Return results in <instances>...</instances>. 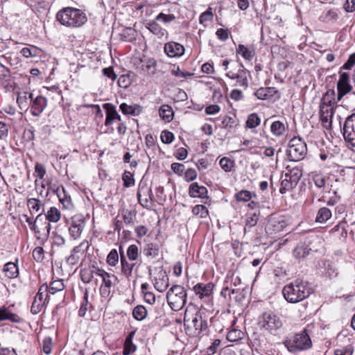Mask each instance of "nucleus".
Returning <instances> with one entry per match:
<instances>
[{
    "label": "nucleus",
    "mask_w": 355,
    "mask_h": 355,
    "mask_svg": "<svg viewBox=\"0 0 355 355\" xmlns=\"http://www.w3.org/2000/svg\"><path fill=\"white\" fill-rule=\"evenodd\" d=\"M57 21L68 28H80L87 21L86 14L80 9L65 7L56 14Z\"/></svg>",
    "instance_id": "f257e3e1"
},
{
    "label": "nucleus",
    "mask_w": 355,
    "mask_h": 355,
    "mask_svg": "<svg viewBox=\"0 0 355 355\" xmlns=\"http://www.w3.org/2000/svg\"><path fill=\"white\" fill-rule=\"evenodd\" d=\"M308 282L296 279L286 285L282 290L285 300L290 303H297L307 298L311 293Z\"/></svg>",
    "instance_id": "f03ea898"
},
{
    "label": "nucleus",
    "mask_w": 355,
    "mask_h": 355,
    "mask_svg": "<svg viewBox=\"0 0 355 355\" xmlns=\"http://www.w3.org/2000/svg\"><path fill=\"white\" fill-rule=\"evenodd\" d=\"M284 345L292 353L307 350L311 348L312 342L306 329L287 338Z\"/></svg>",
    "instance_id": "7ed1b4c3"
},
{
    "label": "nucleus",
    "mask_w": 355,
    "mask_h": 355,
    "mask_svg": "<svg viewBox=\"0 0 355 355\" xmlns=\"http://www.w3.org/2000/svg\"><path fill=\"white\" fill-rule=\"evenodd\" d=\"M258 324L261 329L267 331L272 335L279 334L283 327V322L280 318L270 311L263 313L259 317Z\"/></svg>",
    "instance_id": "20e7f679"
},
{
    "label": "nucleus",
    "mask_w": 355,
    "mask_h": 355,
    "mask_svg": "<svg viewBox=\"0 0 355 355\" xmlns=\"http://www.w3.org/2000/svg\"><path fill=\"white\" fill-rule=\"evenodd\" d=\"M187 295L184 288L180 285H173L167 292L166 300L172 310H181L187 302Z\"/></svg>",
    "instance_id": "39448f33"
},
{
    "label": "nucleus",
    "mask_w": 355,
    "mask_h": 355,
    "mask_svg": "<svg viewBox=\"0 0 355 355\" xmlns=\"http://www.w3.org/2000/svg\"><path fill=\"white\" fill-rule=\"evenodd\" d=\"M306 153V144L300 137H295L289 141L286 155L290 161H300L304 159Z\"/></svg>",
    "instance_id": "423d86ee"
},
{
    "label": "nucleus",
    "mask_w": 355,
    "mask_h": 355,
    "mask_svg": "<svg viewBox=\"0 0 355 355\" xmlns=\"http://www.w3.org/2000/svg\"><path fill=\"white\" fill-rule=\"evenodd\" d=\"M47 290L48 285L46 284H43L40 287L31 307V312L33 314H37L45 306L49 298Z\"/></svg>",
    "instance_id": "0eeeda50"
},
{
    "label": "nucleus",
    "mask_w": 355,
    "mask_h": 355,
    "mask_svg": "<svg viewBox=\"0 0 355 355\" xmlns=\"http://www.w3.org/2000/svg\"><path fill=\"white\" fill-rule=\"evenodd\" d=\"M339 80L337 83V101H340L342 98L352 89L350 84V76L347 72L339 70Z\"/></svg>",
    "instance_id": "6e6552de"
},
{
    "label": "nucleus",
    "mask_w": 355,
    "mask_h": 355,
    "mask_svg": "<svg viewBox=\"0 0 355 355\" xmlns=\"http://www.w3.org/2000/svg\"><path fill=\"white\" fill-rule=\"evenodd\" d=\"M342 131L345 141L355 147V113L347 117Z\"/></svg>",
    "instance_id": "1a4fd4ad"
},
{
    "label": "nucleus",
    "mask_w": 355,
    "mask_h": 355,
    "mask_svg": "<svg viewBox=\"0 0 355 355\" xmlns=\"http://www.w3.org/2000/svg\"><path fill=\"white\" fill-rule=\"evenodd\" d=\"M191 325L195 329L194 334L198 336L205 331L208 327L205 313L200 310L196 311L191 315Z\"/></svg>",
    "instance_id": "9d476101"
},
{
    "label": "nucleus",
    "mask_w": 355,
    "mask_h": 355,
    "mask_svg": "<svg viewBox=\"0 0 355 355\" xmlns=\"http://www.w3.org/2000/svg\"><path fill=\"white\" fill-rule=\"evenodd\" d=\"M85 226V220L82 215H76L71 218V223L69 228V234L73 239H78Z\"/></svg>",
    "instance_id": "9b49d317"
},
{
    "label": "nucleus",
    "mask_w": 355,
    "mask_h": 355,
    "mask_svg": "<svg viewBox=\"0 0 355 355\" xmlns=\"http://www.w3.org/2000/svg\"><path fill=\"white\" fill-rule=\"evenodd\" d=\"M37 225V239L46 240L50 234L51 229L50 223L46 220V217L43 213L38 214L36 217Z\"/></svg>",
    "instance_id": "f8f14e48"
},
{
    "label": "nucleus",
    "mask_w": 355,
    "mask_h": 355,
    "mask_svg": "<svg viewBox=\"0 0 355 355\" xmlns=\"http://www.w3.org/2000/svg\"><path fill=\"white\" fill-rule=\"evenodd\" d=\"M207 189L204 186H200L197 182L191 183L189 188V195L191 198H202L204 204H209V198L207 196Z\"/></svg>",
    "instance_id": "ddd939ff"
},
{
    "label": "nucleus",
    "mask_w": 355,
    "mask_h": 355,
    "mask_svg": "<svg viewBox=\"0 0 355 355\" xmlns=\"http://www.w3.org/2000/svg\"><path fill=\"white\" fill-rule=\"evenodd\" d=\"M47 105V100L42 96H37L33 97L29 106L31 114L35 116H39L46 108Z\"/></svg>",
    "instance_id": "4468645a"
},
{
    "label": "nucleus",
    "mask_w": 355,
    "mask_h": 355,
    "mask_svg": "<svg viewBox=\"0 0 355 355\" xmlns=\"http://www.w3.org/2000/svg\"><path fill=\"white\" fill-rule=\"evenodd\" d=\"M286 225L282 217L271 216L266 225V230L269 234H273L283 231Z\"/></svg>",
    "instance_id": "2eb2a0df"
},
{
    "label": "nucleus",
    "mask_w": 355,
    "mask_h": 355,
    "mask_svg": "<svg viewBox=\"0 0 355 355\" xmlns=\"http://www.w3.org/2000/svg\"><path fill=\"white\" fill-rule=\"evenodd\" d=\"M165 53L170 58H179L184 53L183 45L175 42H168L164 44Z\"/></svg>",
    "instance_id": "dca6fc26"
},
{
    "label": "nucleus",
    "mask_w": 355,
    "mask_h": 355,
    "mask_svg": "<svg viewBox=\"0 0 355 355\" xmlns=\"http://www.w3.org/2000/svg\"><path fill=\"white\" fill-rule=\"evenodd\" d=\"M214 287V285L212 283H198L194 286L193 291L202 299L204 297H209L212 294Z\"/></svg>",
    "instance_id": "f3484780"
},
{
    "label": "nucleus",
    "mask_w": 355,
    "mask_h": 355,
    "mask_svg": "<svg viewBox=\"0 0 355 355\" xmlns=\"http://www.w3.org/2000/svg\"><path fill=\"white\" fill-rule=\"evenodd\" d=\"M311 248L304 242H300L293 250V255L296 259L306 258L311 252Z\"/></svg>",
    "instance_id": "a211bd4d"
},
{
    "label": "nucleus",
    "mask_w": 355,
    "mask_h": 355,
    "mask_svg": "<svg viewBox=\"0 0 355 355\" xmlns=\"http://www.w3.org/2000/svg\"><path fill=\"white\" fill-rule=\"evenodd\" d=\"M278 94V91L275 87H260L254 93V95L260 100H268L275 96Z\"/></svg>",
    "instance_id": "6ab92c4d"
},
{
    "label": "nucleus",
    "mask_w": 355,
    "mask_h": 355,
    "mask_svg": "<svg viewBox=\"0 0 355 355\" xmlns=\"http://www.w3.org/2000/svg\"><path fill=\"white\" fill-rule=\"evenodd\" d=\"M85 247L86 250L89 248V243L87 241H83L79 245H77L73 248L71 252V254L67 258L66 262L70 266H75L78 263L80 257L77 254L81 250L82 248Z\"/></svg>",
    "instance_id": "aec40b11"
},
{
    "label": "nucleus",
    "mask_w": 355,
    "mask_h": 355,
    "mask_svg": "<svg viewBox=\"0 0 355 355\" xmlns=\"http://www.w3.org/2000/svg\"><path fill=\"white\" fill-rule=\"evenodd\" d=\"M155 288L159 292H164L168 286V277L165 272L160 271L157 274V277L153 280Z\"/></svg>",
    "instance_id": "412c9836"
},
{
    "label": "nucleus",
    "mask_w": 355,
    "mask_h": 355,
    "mask_svg": "<svg viewBox=\"0 0 355 355\" xmlns=\"http://www.w3.org/2000/svg\"><path fill=\"white\" fill-rule=\"evenodd\" d=\"M103 107L105 110L106 114L105 125L110 126L116 119V116H117V110L114 105L109 103H104Z\"/></svg>",
    "instance_id": "4be33fe9"
},
{
    "label": "nucleus",
    "mask_w": 355,
    "mask_h": 355,
    "mask_svg": "<svg viewBox=\"0 0 355 355\" xmlns=\"http://www.w3.org/2000/svg\"><path fill=\"white\" fill-rule=\"evenodd\" d=\"M136 330L130 331L125 339L123 349V355H130L137 350V346L132 342Z\"/></svg>",
    "instance_id": "5701e85b"
},
{
    "label": "nucleus",
    "mask_w": 355,
    "mask_h": 355,
    "mask_svg": "<svg viewBox=\"0 0 355 355\" xmlns=\"http://www.w3.org/2000/svg\"><path fill=\"white\" fill-rule=\"evenodd\" d=\"M339 18V12L338 9H330L324 11L320 16L319 19L326 24H334Z\"/></svg>",
    "instance_id": "b1692460"
},
{
    "label": "nucleus",
    "mask_w": 355,
    "mask_h": 355,
    "mask_svg": "<svg viewBox=\"0 0 355 355\" xmlns=\"http://www.w3.org/2000/svg\"><path fill=\"white\" fill-rule=\"evenodd\" d=\"M123 222L128 226L134 225L137 219V211L135 209H123L121 211Z\"/></svg>",
    "instance_id": "393cba45"
},
{
    "label": "nucleus",
    "mask_w": 355,
    "mask_h": 355,
    "mask_svg": "<svg viewBox=\"0 0 355 355\" xmlns=\"http://www.w3.org/2000/svg\"><path fill=\"white\" fill-rule=\"evenodd\" d=\"M120 110L123 114L138 116L142 111V107L138 105H128L125 103H121L119 106Z\"/></svg>",
    "instance_id": "a878e982"
},
{
    "label": "nucleus",
    "mask_w": 355,
    "mask_h": 355,
    "mask_svg": "<svg viewBox=\"0 0 355 355\" xmlns=\"http://www.w3.org/2000/svg\"><path fill=\"white\" fill-rule=\"evenodd\" d=\"M141 70L149 76H153L156 72L157 61L154 58H148L144 61L141 60Z\"/></svg>",
    "instance_id": "bb28decb"
},
{
    "label": "nucleus",
    "mask_w": 355,
    "mask_h": 355,
    "mask_svg": "<svg viewBox=\"0 0 355 355\" xmlns=\"http://www.w3.org/2000/svg\"><path fill=\"white\" fill-rule=\"evenodd\" d=\"M338 102L336 100V92L334 89H328L322 96L320 105L334 107V105Z\"/></svg>",
    "instance_id": "cd10ccee"
},
{
    "label": "nucleus",
    "mask_w": 355,
    "mask_h": 355,
    "mask_svg": "<svg viewBox=\"0 0 355 355\" xmlns=\"http://www.w3.org/2000/svg\"><path fill=\"white\" fill-rule=\"evenodd\" d=\"M287 173L285 174L286 178H290L291 180L295 183H298L299 180L302 176V169L300 166H293L291 168L290 166L286 167Z\"/></svg>",
    "instance_id": "c85d7f7f"
},
{
    "label": "nucleus",
    "mask_w": 355,
    "mask_h": 355,
    "mask_svg": "<svg viewBox=\"0 0 355 355\" xmlns=\"http://www.w3.org/2000/svg\"><path fill=\"white\" fill-rule=\"evenodd\" d=\"M3 272L5 275L10 279L16 278L19 275V268L17 265L13 262H8L3 266Z\"/></svg>",
    "instance_id": "c756f323"
},
{
    "label": "nucleus",
    "mask_w": 355,
    "mask_h": 355,
    "mask_svg": "<svg viewBox=\"0 0 355 355\" xmlns=\"http://www.w3.org/2000/svg\"><path fill=\"white\" fill-rule=\"evenodd\" d=\"M248 71L245 69H240L235 76V80H236L235 86L246 88L248 85Z\"/></svg>",
    "instance_id": "7c9ffc66"
},
{
    "label": "nucleus",
    "mask_w": 355,
    "mask_h": 355,
    "mask_svg": "<svg viewBox=\"0 0 355 355\" xmlns=\"http://www.w3.org/2000/svg\"><path fill=\"white\" fill-rule=\"evenodd\" d=\"M159 247L153 243H146L143 249V253L146 257L155 258L159 254Z\"/></svg>",
    "instance_id": "2f4dec72"
},
{
    "label": "nucleus",
    "mask_w": 355,
    "mask_h": 355,
    "mask_svg": "<svg viewBox=\"0 0 355 355\" xmlns=\"http://www.w3.org/2000/svg\"><path fill=\"white\" fill-rule=\"evenodd\" d=\"M96 275L102 278L103 283L101 286L112 288V279H111V277L116 278V277L114 275H111L100 268H96Z\"/></svg>",
    "instance_id": "473e14b6"
},
{
    "label": "nucleus",
    "mask_w": 355,
    "mask_h": 355,
    "mask_svg": "<svg viewBox=\"0 0 355 355\" xmlns=\"http://www.w3.org/2000/svg\"><path fill=\"white\" fill-rule=\"evenodd\" d=\"M157 21L153 20L147 24L146 27L154 35L159 37H163L166 33V30L162 28L157 22Z\"/></svg>",
    "instance_id": "72a5a7b5"
},
{
    "label": "nucleus",
    "mask_w": 355,
    "mask_h": 355,
    "mask_svg": "<svg viewBox=\"0 0 355 355\" xmlns=\"http://www.w3.org/2000/svg\"><path fill=\"white\" fill-rule=\"evenodd\" d=\"M92 268L94 269H95V270H94L91 268H85L81 269L80 271V279L85 284L90 283L94 277V273L96 274V268H98L95 267L94 266Z\"/></svg>",
    "instance_id": "f704fd0d"
},
{
    "label": "nucleus",
    "mask_w": 355,
    "mask_h": 355,
    "mask_svg": "<svg viewBox=\"0 0 355 355\" xmlns=\"http://www.w3.org/2000/svg\"><path fill=\"white\" fill-rule=\"evenodd\" d=\"M58 196L60 203L64 209H71L73 207L71 196L66 193L64 187H62V192Z\"/></svg>",
    "instance_id": "c9c22d12"
},
{
    "label": "nucleus",
    "mask_w": 355,
    "mask_h": 355,
    "mask_svg": "<svg viewBox=\"0 0 355 355\" xmlns=\"http://www.w3.org/2000/svg\"><path fill=\"white\" fill-rule=\"evenodd\" d=\"M148 315L146 308L143 305H137L132 310L133 318L138 321L144 320Z\"/></svg>",
    "instance_id": "e433bc0d"
},
{
    "label": "nucleus",
    "mask_w": 355,
    "mask_h": 355,
    "mask_svg": "<svg viewBox=\"0 0 355 355\" xmlns=\"http://www.w3.org/2000/svg\"><path fill=\"white\" fill-rule=\"evenodd\" d=\"M354 347L352 343H349L344 345H339L334 350V355H352L354 353Z\"/></svg>",
    "instance_id": "4c0bfd02"
},
{
    "label": "nucleus",
    "mask_w": 355,
    "mask_h": 355,
    "mask_svg": "<svg viewBox=\"0 0 355 355\" xmlns=\"http://www.w3.org/2000/svg\"><path fill=\"white\" fill-rule=\"evenodd\" d=\"M33 97V94L29 92H24L20 94H19L17 102L19 104L21 108L26 107L29 106V103L28 101H31Z\"/></svg>",
    "instance_id": "58836bf2"
},
{
    "label": "nucleus",
    "mask_w": 355,
    "mask_h": 355,
    "mask_svg": "<svg viewBox=\"0 0 355 355\" xmlns=\"http://www.w3.org/2000/svg\"><path fill=\"white\" fill-rule=\"evenodd\" d=\"M159 116L166 121H171L173 119V111L171 106L163 105L159 110Z\"/></svg>",
    "instance_id": "ea45409f"
},
{
    "label": "nucleus",
    "mask_w": 355,
    "mask_h": 355,
    "mask_svg": "<svg viewBox=\"0 0 355 355\" xmlns=\"http://www.w3.org/2000/svg\"><path fill=\"white\" fill-rule=\"evenodd\" d=\"M331 217V211L327 207L320 208L317 214L315 221L317 223H325Z\"/></svg>",
    "instance_id": "a19ab883"
},
{
    "label": "nucleus",
    "mask_w": 355,
    "mask_h": 355,
    "mask_svg": "<svg viewBox=\"0 0 355 355\" xmlns=\"http://www.w3.org/2000/svg\"><path fill=\"white\" fill-rule=\"evenodd\" d=\"M121 272L126 277H130L132 275L133 268L135 266V263H129L125 257L122 256V259L121 260Z\"/></svg>",
    "instance_id": "79ce46f5"
},
{
    "label": "nucleus",
    "mask_w": 355,
    "mask_h": 355,
    "mask_svg": "<svg viewBox=\"0 0 355 355\" xmlns=\"http://www.w3.org/2000/svg\"><path fill=\"white\" fill-rule=\"evenodd\" d=\"M245 334L240 329H232L227 334V339L230 342H237L243 338Z\"/></svg>",
    "instance_id": "37998d69"
},
{
    "label": "nucleus",
    "mask_w": 355,
    "mask_h": 355,
    "mask_svg": "<svg viewBox=\"0 0 355 355\" xmlns=\"http://www.w3.org/2000/svg\"><path fill=\"white\" fill-rule=\"evenodd\" d=\"M44 216L46 217V220L49 223H56L60 219L61 214L60 211L56 207H51Z\"/></svg>",
    "instance_id": "c03bdc74"
},
{
    "label": "nucleus",
    "mask_w": 355,
    "mask_h": 355,
    "mask_svg": "<svg viewBox=\"0 0 355 355\" xmlns=\"http://www.w3.org/2000/svg\"><path fill=\"white\" fill-rule=\"evenodd\" d=\"M236 53L241 54V56L247 60H251L255 54L253 50L249 49L243 44L239 45Z\"/></svg>",
    "instance_id": "a18cd8bd"
},
{
    "label": "nucleus",
    "mask_w": 355,
    "mask_h": 355,
    "mask_svg": "<svg viewBox=\"0 0 355 355\" xmlns=\"http://www.w3.org/2000/svg\"><path fill=\"white\" fill-rule=\"evenodd\" d=\"M64 288V284L63 283V281L62 279H57L53 281L50 284V286H48L47 293L53 295L58 291H62Z\"/></svg>",
    "instance_id": "49530a36"
},
{
    "label": "nucleus",
    "mask_w": 355,
    "mask_h": 355,
    "mask_svg": "<svg viewBox=\"0 0 355 355\" xmlns=\"http://www.w3.org/2000/svg\"><path fill=\"white\" fill-rule=\"evenodd\" d=\"M270 130L275 136L280 137L285 131V125L282 122L276 121L271 124Z\"/></svg>",
    "instance_id": "de8ad7c7"
},
{
    "label": "nucleus",
    "mask_w": 355,
    "mask_h": 355,
    "mask_svg": "<svg viewBox=\"0 0 355 355\" xmlns=\"http://www.w3.org/2000/svg\"><path fill=\"white\" fill-rule=\"evenodd\" d=\"M20 53L26 58H33L38 55L40 49L35 46H29L21 49Z\"/></svg>",
    "instance_id": "09e8293b"
},
{
    "label": "nucleus",
    "mask_w": 355,
    "mask_h": 355,
    "mask_svg": "<svg viewBox=\"0 0 355 355\" xmlns=\"http://www.w3.org/2000/svg\"><path fill=\"white\" fill-rule=\"evenodd\" d=\"M297 183L290 179V178H286L282 180L281 187L279 191L281 193H285L286 191L293 189L297 186Z\"/></svg>",
    "instance_id": "8fccbe9b"
},
{
    "label": "nucleus",
    "mask_w": 355,
    "mask_h": 355,
    "mask_svg": "<svg viewBox=\"0 0 355 355\" xmlns=\"http://www.w3.org/2000/svg\"><path fill=\"white\" fill-rule=\"evenodd\" d=\"M261 123V119L258 116L257 113H252L249 114L245 123V126L248 128H254L257 127Z\"/></svg>",
    "instance_id": "3c124183"
},
{
    "label": "nucleus",
    "mask_w": 355,
    "mask_h": 355,
    "mask_svg": "<svg viewBox=\"0 0 355 355\" xmlns=\"http://www.w3.org/2000/svg\"><path fill=\"white\" fill-rule=\"evenodd\" d=\"M192 214L194 216H200V218H205L208 216L209 211L205 205H197L193 207Z\"/></svg>",
    "instance_id": "603ef678"
},
{
    "label": "nucleus",
    "mask_w": 355,
    "mask_h": 355,
    "mask_svg": "<svg viewBox=\"0 0 355 355\" xmlns=\"http://www.w3.org/2000/svg\"><path fill=\"white\" fill-rule=\"evenodd\" d=\"M89 298V293L86 290L84 293V297L83 302L81 303L80 309L78 311V315L80 317H84L86 314L87 311L89 309V307L90 306L88 301Z\"/></svg>",
    "instance_id": "864d4df0"
},
{
    "label": "nucleus",
    "mask_w": 355,
    "mask_h": 355,
    "mask_svg": "<svg viewBox=\"0 0 355 355\" xmlns=\"http://www.w3.org/2000/svg\"><path fill=\"white\" fill-rule=\"evenodd\" d=\"M122 180L123 182V186L126 188L131 187L135 184L133 174L128 171H125L122 175Z\"/></svg>",
    "instance_id": "5fc2aeb1"
},
{
    "label": "nucleus",
    "mask_w": 355,
    "mask_h": 355,
    "mask_svg": "<svg viewBox=\"0 0 355 355\" xmlns=\"http://www.w3.org/2000/svg\"><path fill=\"white\" fill-rule=\"evenodd\" d=\"M219 164L225 172H230L234 166V162L228 157H224L220 159Z\"/></svg>",
    "instance_id": "6e6d98bb"
},
{
    "label": "nucleus",
    "mask_w": 355,
    "mask_h": 355,
    "mask_svg": "<svg viewBox=\"0 0 355 355\" xmlns=\"http://www.w3.org/2000/svg\"><path fill=\"white\" fill-rule=\"evenodd\" d=\"M312 180L315 184V185L319 188L322 189L324 188L326 184V178L319 173H312Z\"/></svg>",
    "instance_id": "4d7b16f0"
},
{
    "label": "nucleus",
    "mask_w": 355,
    "mask_h": 355,
    "mask_svg": "<svg viewBox=\"0 0 355 355\" xmlns=\"http://www.w3.org/2000/svg\"><path fill=\"white\" fill-rule=\"evenodd\" d=\"M127 257L131 261H136L138 259L139 249L136 245L132 244L128 248Z\"/></svg>",
    "instance_id": "13d9d810"
},
{
    "label": "nucleus",
    "mask_w": 355,
    "mask_h": 355,
    "mask_svg": "<svg viewBox=\"0 0 355 355\" xmlns=\"http://www.w3.org/2000/svg\"><path fill=\"white\" fill-rule=\"evenodd\" d=\"M258 221V215L254 212H250L247 214V218L245 222V231H246L247 227L251 228L255 226Z\"/></svg>",
    "instance_id": "bf43d9fd"
},
{
    "label": "nucleus",
    "mask_w": 355,
    "mask_h": 355,
    "mask_svg": "<svg viewBox=\"0 0 355 355\" xmlns=\"http://www.w3.org/2000/svg\"><path fill=\"white\" fill-rule=\"evenodd\" d=\"M119 262V254L116 249H112L107 257V263L111 266H115Z\"/></svg>",
    "instance_id": "052dcab7"
},
{
    "label": "nucleus",
    "mask_w": 355,
    "mask_h": 355,
    "mask_svg": "<svg viewBox=\"0 0 355 355\" xmlns=\"http://www.w3.org/2000/svg\"><path fill=\"white\" fill-rule=\"evenodd\" d=\"M65 244V239L60 234L53 232L52 236V248L61 247Z\"/></svg>",
    "instance_id": "680f3d73"
},
{
    "label": "nucleus",
    "mask_w": 355,
    "mask_h": 355,
    "mask_svg": "<svg viewBox=\"0 0 355 355\" xmlns=\"http://www.w3.org/2000/svg\"><path fill=\"white\" fill-rule=\"evenodd\" d=\"M235 198L239 202H248L252 198V194L249 191L241 190L235 195Z\"/></svg>",
    "instance_id": "e2e57ef3"
},
{
    "label": "nucleus",
    "mask_w": 355,
    "mask_h": 355,
    "mask_svg": "<svg viewBox=\"0 0 355 355\" xmlns=\"http://www.w3.org/2000/svg\"><path fill=\"white\" fill-rule=\"evenodd\" d=\"M334 107L320 105V115L329 116L331 119L334 114Z\"/></svg>",
    "instance_id": "0e129e2a"
},
{
    "label": "nucleus",
    "mask_w": 355,
    "mask_h": 355,
    "mask_svg": "<svg viewBox=\"0 0 355 355\" xmlns=\"http://www.w3.org/2000/svg\"><path fill=\"white\" fill-rule=\"evenodd\" d=\"M27 205L31 211H38L41 208L42 202L38 199L30 198L28 200Z\"/></svg>",
    "instance_id": "69168bd1"
},
{
    "label": "nucleus",
    "mask_w": 355,
    "mask_h": 355,
    "mask_svg": "<svg viewBox=\"0 0 355 355\" xmlns=\"http://www.w3.org/2000/svg\"><path fill=\"white\" fill-rule=\"evenodd\" d=\"M33 257L35 261L41 262L44 258L43 248L41 246L36 247L33 251Z\"/></svg>",
    "instance_id": "338daca9"
},
{
    "label": "nucleus",
    "mask_w": 355,
    "mask_h": 355,
    "mask_svg": "<svg viewBox=\"0 0 355 355\" xmlns=\"http://www.w3.org/2000/svg\"><path fill=\"white\" fill-rule=\"evenodd\" d=\"M161 140L164 144H171L174 140V135L168 130H163L161 132Z\"/></svg>",
    "instance_id": "774afa93"
}]
</instances>
